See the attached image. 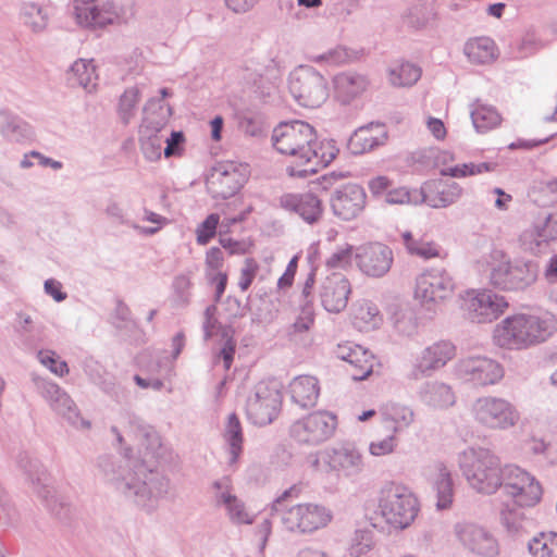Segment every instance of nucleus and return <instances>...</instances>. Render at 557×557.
<instances>
[{
	"mask_svg": "<svg viewBox=\"0 0 557 557\" xmlns=\"http://www.w3.org/2000/svg\"><path fill=\"white\" fill-rule=\"evenodd\" d=\"M98 75L94 60L78 59L66 72V82L71 87H82L88 92L97 86Z\"/></svg>",
	"mask_w": 557,
	"mask_h": 557,
	"instance_id": "nucleus-36",
	"label": "nucleus"
},
{
	"mask_svg": "<svg viewBox=\"0 0 557 557\" xmlns=\"http://www.w3.org/2000/svg\"><path fill=\"white\" fill-rule=\"evenodd\" d=\"M335 99L344 106L363 95L370 85L367 75L357 72H343L333 79Z\"/></svg>",
	"mask_w": 557,
	"mask_h": 557,
	"instance_id": "nucleus-28",
	"label": "nucleus"
},
{
	"mask_svg": "<svg viewBox=\"0 0 557 557\" xmlns=\"http://www.w3.org/2000/svg\"><path fill=\"white\" fill-rule=\"evenodd\" d=\"M301 491L302 487L300 484H294L289 488L285 490L278 497L273 500L270 507V515H272V517H276L281 515L283 510H287L289 507L286 505V502L288 499L298 498Z\"/></svg>",
	"mask_w": 557,
	"mask_h": 557,
	"instance_id": "nucleus-60",
	"label": "nucleus"
},
{
	"mask_svg": "<svg viewBox=\"0 0 557 557\" xmlns=\"http://www.w3.org/2000/svg\"><path fill=\"white\" fill-rule=\"evenodd\" d=\"M381 420L388 432L398 434L409 428L414 421V412L411 407L388 401L380 408Z\"/></svg>",
	"mask_w": 557,
	"mask_h": 557,
	"instance_id": "nucleus-32",
	"label": "nucleus"
},
{
	"mask_svg": "<svg viewBox=\"0 0 557 557\" xmlns=\"http://www.w3.org/2000/svg\"><path fill=\"white\" fill-rule=\"evenodd\" d=\"M104 213L107 218L116 225H125L131 227V224L133 223V221L129 220L123 206L113 199H110L107 202Z\"/></svg>",
	"mask_w": 557,
	"mask_h": 557,
	"instance_id": "nucleus-62",
	"label": "nucleus"
},
{
	"mask_svg": "<svg viewBox=\"0 0 557 557\" xmlns=\"http://www.w3.org/2000/svg\"><path fill=\"white\" fill-rule=\"evenodd\" d=\"M355 260L359 270L371 277H382L393 264V251L381 243H371L356 248Z\"/></svg>",
	"mask_w": 557,
	"mask_h": 557,
	"instance_id": "nucleus-19",
	"label": "nucleus"
},
{
	"mask_svg": "<svg viewBox=\"0 0 557 557\" xmlns=\"http://www.w3.org/2000/svg\"><path fill=\"white\" fill-rule=\"evenodd\" d=\"M220 216L216 213L209 214L203 222H201L196 231L197 243L206 245L215 235L219 225Z\"/></svg>",
	"mask_w": 557,
	"mask_h": 557,
	"instance_id": "nucleus-59",
	"label": "nucleus"
},
{
	"mask_svg": "<svg viewBox=\"0 0 557 557\" xmlns=\"http://www.w3.org/2000/svg\"><path fill=\"white\" fill-rule=\"evenodd\" d=\"M161 132H152L145 127H139L138 141L144 157L148 161H157L162 154L163 138Z\"/></svg>",
	"mask_w": 557,
	"mask_h": 557,
	"instance_id": "nucleus-45",
	"label": "nucleus"
},
{
	"mask_svg": "<svg viewBox=\"0 0 557 557\" xmlns=\"http://www.w3.org/2000/svg\"><path fill=\"white\" fill-rule=\"evenodd\" d=\"M74 14L79 25L101 28L119 18V11L113 1L99 3L97 0H74Z\"/></svg>",
	"mask_w": 557,
	"mask_h": 557,
	"instance_id": "nucleus-22",
	"label": "nucleus"
},
{
	"mask_svg": "<svg viewBox=\"0 0 557 557\" xmlns=\"http://www.w3.org/2000/svg\"><path fill=\"white\" fill-rule=\"evenodd\" d=\"M336 357L349 363V371L354 381L366 380L373 371V355L360 345L347 343L338 345Z\"/></svg>",
	"mask_w": 557,
	"mask_h": 557,
	"instance_id": "nucleus-27",
	"label": "nucleus"
},
{
	"mask_svg": "<svg viewBox=\"0 0 557 557\" xmlns=\"http://www.w3.org/2000/svg\"><path fill=\"white\" fill-rule=\"evenodd\" d=\"M463 51L469 61L475 64L491 63L497 57L495 42L488 37L468 40Z\"/></svg>",
	"mask_w": 557,
	"mask_h": 557,
	"instance_id": "nucleus-41",
	"label": "nucleus"
},
{
	"mask_svg": "<svg viewBox=\"0 0 557 557\" xmlns=\"http://www.w3.org/2000/svg\"><path fill=\"white\" fill-rule=\"evenodd\" d=\"M476 423L488 430L504 431L513 428L520 420L517 407L506 398L481 396L471 406Z\"/></svg>",
	"mask_w": 557,
	"mask_h": 557,
	"instance_id": "nucleus-8",
	"label": "nucleus"
},
{
	"mask_svg": "<svg viewBox=\"0 0 557 557\" xmlns=\"http://www.w3.org/2000/svg\"><path fill=\"white\" fill-rule=\"evenodd\" d=\"M125 434L139 451H144L145 457L158 459L162 456L163 445L159 433L141 418L128 414Z\"/></svg>",
	"mask_w": 557,
	"mask_h": 557,
	"instance_id": "nucleus-21",
	"label": "nucleus"
},
{
	"mask_svg": "<svg viewBox=\"0 0 557 557\" xmlns=\"http://www.w3.org/2000/svg\"><path fill=\"white\" fill-rule=\"evenodd\" d=\"M337 152L338 150L331 143L321 145L317 143V157H313L312 162L301 170L290 168L289 174L292 176L306 177L309 173H314L317 171L315 165L321 164L326 166L330 164L336 158Z\"/></svg>",
	"mask_w": 557,
	"mask_h": 557,
	"instance_id": "nucleus-46",
	"label": "nucleus"
},
{
	"mask_svg": "<svg viewBox=\"0 0 557 557\" xmlns=\"http://www.w3.org/2000/svg\"><path fill=\"white\" fill-rule=\"evenodd\" d=\"M350 293L351 286L348 278L337 271L326 275L319 289L322 307L332 313H338L347 307Z\"/></svg>",
	"mask_w": 557,
	"mask_h": 557,
	"instance_id": "nucleus-23",
	"label": "nucleus"
},
{
	"mask_svg": "<svg viewBox=\"0 0 557 557\" xmlns=\"http://www.w3.org/2000/svg\"><path fill=\"white\" fill-rule=\"evenodd\" d=\"M223 437L228 445V462L230 465L236 463L243 451V430L236 413L228 414Z\"/></svg>",
	"mask_w": 557,
	"mask_h": 557,
	"instance_id": "nucleus-43",
	"label": "nucleus"
},
{
	"mask_svg": "<svg viewBox=\"0 0 557 557\" xmlns=\"http://www.w3.org/2000/svg\"><path fill=\"white\" fill-rule=\"evenodd\" d=\"M421 77V69L410 62H401L389 70V82L396 87L414 85Z\"/></svg>",
	"mask_w": 557,
	"mask_h": 557,
	"instance_id": "nucleus-47",
	"label": "nucleus"
},
{
	"mask_svg": "<svg viewBox=\"0 0 557 557\" xmlns=\"http://www.w3.org/2000/svg\"><path fill=\"white\" fill-rule=\"evenodd\" d=\"M455 374L475 386H487L497 384L504 377V368L491 358L471 356L455 364Z\"/></svg>",
	"mask_w": 557,
	"mask_h": 557,
	"instance_id": "nucleus-16",
	"label": "nucleus"
},
{
	"mask_svg": "<svg viewBox=\"0 0 557 557\" xmlns=\"http://www.w3.org/2000/svg\"><path fill=\"white\" fill-rule=\"evenodd\" d=\"M140 100V91L137 87L127 88L120 97L119 116L124 125L129 124L136 114V107Z\"/></svg>",
	"mask_w": 557,
	"mask_h": 557,
	"instance_id": "nucleus-53",
	"label": "nucleus"
},
{
	"mask_svg": "<svg viewBox=\"0 0 557 557\" xmlns=\"http://www.w3.org/2000/svg\"><path fill=\"white\" fill-rule=\"evenodd\" d=\"M528 548L533 557H557V533H540L528 543Z\"/></svg>",
	"mask_w": 557,
	"mask_h": 557,
	"instance_id": "nucleus-49",
	"label": "nucleus"
},
{
	"mask_svg": "<svg viewBox=\"0 0 557 557\" xmlns=\"http://www.w3.org/2000/svg\"><path fill=\"white\" fill-rule=\"evenodd\" d=\"M366 200V191L360 185L346 184L333 191L330 206L336 218L343 221H351L363 211Z\"/></svg>",
	"mask_w": 557,
	"mask_h": 557,
	"instance_id": "nucleus-20",
	"label": "nucleus"
},
{
	"mask_svg": "<svg viewBox=\"0 0 557 557\" xmlns=\"http://www.w3.org/2000/svg\"><path fill=\"white\" fill-rule=\"evenodd\" d=\"M356 249L349 244L338 247L325 261L330 270H346L351 267Z\"/></svg>",
	"mask_w": 557,
	"mask_h": 557,
	"instance_id": "nucleus-55",
	"label": "nucleus"
},
{
	"mask_svg": "<svg viewBox=\"0 0 557 557\" xmlns=\"http://www.w3.org/2000/svg\"><path fill=\"white\" fill-rule=\"evenodd\" d=\"M337 426V418L330 411L318 410L295 421L290 436L300 444L319 445L331 438Z\"/></svg>",
	"mask_w": 557,
	"mask_h": 557,
	"instance_id": "nucleus-11",
	"label": "nucleus"
},
{
	"mask_svg": "<svg viewBox=\"0 0 557 557\" xmlns=\"http://www.w3.org/2000/svg\"><path fill=\"white\" fill-rule=\"evenodd\" d=\"M379 508L385 521L395 529H406L419 512V503L405 485L387 482L381 490Z\"/></svg>",
	"mask_w": 557,
	"mask_h": 557,
	"instance_id": "nucleus-6",
	"label": "nucleus"
},
{
	"mask_svg": "<svg viewBox=\"0 0 557 557\" xmlns=\"http://www.w3.org/2000/svg\"><path fill=\"white\" fill-rule=\"evenodd\" d=\"M438 509H447L453 503L454 488L450 472L444 465L438 466V476L435 481Z\"/></svg>",
	"mask_w": 557,
	"mask_h": 557,
	"instance_id": "nucleus-48",
	"label": "nucleus"
},
{
	"mask_svg": "<svg viewBox=\"0 0 557 557\" xmlns=\"http://www.w3.org/2000/svg\"><path fill=\"white\" fill-rule=\"evenodd\" d=\"M38 361L49 369V371L58 376H64L70 369L64 360H61L55 351L50 349H41L37 352Z\"/></svg>",
	"mask_w": 557,
	"mask_h": 557,
	"instance_id": "nucleus-57",
	"label": "nucleus"
},
{
	"mask_svg": "<svg viewBox=\"0 0 557 557\" xmlns=\"http://www.w3.org/2000/svg\"><path fill=\"white\" fill-rule=\"evenodd\" d=\"M219 334L221 336V348L219 356L223 359L224 368L228 370L233 363L236 342L234 339L235 331L232 326H219Z\"/></svg>",
	"mask_w": 557,
	"mask_h": 557,
	"instance_id": "nucleus-54",
	"label": "nucleus"
},
{
	"mask_svg": "<svg viewBox=\"0 0 557 557\" xmlns=\"http://www.w3.org/2000/svg\"><path fill=\"white\" fill-rule=\"evenodd\" d=\"M397 447V437L393 432L382 440L372 441L369 445V451L372 456L381 457L395 451Z\"/></svg>",
	"mask_w": 557,
	"mask_h": 557,
	"instance_id": "nucleus-61",
	"label": "nucleus"
},
{
	"mask_svg": "<svg viewBox=\"0 0 557 557\" xmlns=\"http://www.w3.org/2000/svg\"><path fill=\"white\" fill-rule=\"evenodd\" d=\"M458 463L469 486L478 494L494 495L502 485L504 465L484 447H468L458 456Z\"/></svg>",
	"mask_w": 557,
	"mask_h": 557,
	"instance_id": "nucleus-3",
	"label": "nucleus"
},
{
	"mask_svg": "<svg viewBox=\"0 0 557 557\" xmlns=\"http://www.w3.org/2000/svg\"><path fill=\"white\" fill-rule=\"evenodd\" d=\"M132 453L133 448L125 446L124 455L120 459L111 456L100 457V475L137 506L153 510L158 502L169 493L170 480L150 469L144 459L133 458Z\"/></svg>",
	"mask_w": 557,
	"mask_h": 557,
	"instance_id": "nucleus-1",
	"label": "nucleus"
},
{
	"mask_svg": "<svg viewBox=\"0 0 557 557\" xmlns=\"http://www.w3.org/2000/svg\"><path fill=\"white\" fill-rule=\"evenodd\" d=\"M172 115V108L161 99L151 98L143 110V120L139 127H147L152 132H162Z\"/></svg>",
	"mask_w": 557,
	"mask_h": 557,
	"instance_id": "nucleus-37",
	"label": "nucleus"
},
{
	"mask_svg": "<svg viewBox=\"0 0 557 557\" xmlns=\"http://www.w3.org/2000/svg\"><path fill=\"white\" fill-rule=\"evenodd\" d=\"M520 244L525 251L531 253H539L549 242L556 240L549 233L548 225L543 219L542 221L534 222L530 227L525 228L520 237Z\"/></svg>",
	"mask_w": 557,
	"mask_h": 557,
	"instance_id": "nucleus-38",
	"label": "nucleus"
},
{
	"mask_svg": "<svg viewBox=\"0 0 557 557\" xmlns=\"http://www.w3.org/2000/svg\"><path fill=\"white\" fill-rule=\"evenodd\" d=\"M33 383L36 392L49 404L50 408L70 424L83 429L90 426V422L81 417L76 404L61 386L38 375H33Z\"/></svg>",
	"mask_w": 557,
	"mask_h": 557,
	"instance_id": "nucleus-12",
	"label": "nucleus"
},
{
	"mask_svg": "<svg viewBox=\"0 0 557 557\" xmlns=\"http://www.w3.org/2000/svg\"><path fill=\"white\" fill-rule=\"evenodd\" d=\"M373 547V532L371 530H356L349 545L351 557H361Z\"/></svg>",
	"mask_w": 557,
	"mask_h": 557,
	"instance_id": "nucleus-56",
	"label": "nucleus"
},
{
	"mask_svg": "<svg viewBox=\"0 0 557 557\" xmlns=\"http://www.w3.org/2000/svg\"><path fill=\"white\" fill-rule=\"evenodd\" d=\"M17 465L34 485L36 493L38 490H42L44 484H49L47 471L38 459L32 458L27 453H21L17 457Z\"/></svg>",
	"mask_w": 557,
	"mask_h": 557,
	"instance_id": "nucleus-44",
	"label": "nucleus"
},
{
	"mask_svg": "<svg viewBox=\"0 0 557 557\" xmlns=\"http://www.w3.org/2000/svg\"><path fill=\"white\" fill-rule=\"evenodd\" d=\"M21 15L24 24L33 32H42L47 27L48 16L44 9L35 2L23 4Z\"/></svg>",
	"mask_w": 557,
	"mask_h": 557,
	"instance_id": "nucleus-51",
	"label": "nucleus"
},
{
	"mask_svg": "<svg viewBox=\"0 0 557 557\" xmlns=\"http://www.w3.org/2000/svg\"><path fill=\"white\" fill-rule=\"evenodd\" d=\"M456 532L462 544L478 556L496 557L498 555V543L486 529L476 524L465 523L458 524Z\"/></svg>",
	"mask_w": 557,
	"mask_h": 557,
	"instance_id": "nucleus-25",
	"label": "nucleus"
},
{
	"mask_svg": "<svg viewBox=\"0 0 557 557\" xmlns=\"http://www.w3.org/2000/svg\"><path fill=\"white\" fill-rule=\"evenodd\" d=\"M349 54L343 47H336L324 53L318 54L312 58L313 62L327 63L330 65H339L347 62Z\"/></svg>",
	"mask_w": 557,
	"mask_h": 557,
	"instance_id": "nucleus-64",
	"label": "nucleus"
},
{
	"mask_svg": "<svg viewBox=\"0 0 557 557\" xmlns=\"http://www.w3.org/2000/svg\"><path fill=\"white\" fill-rule=\"evenodd\" d=\"M272 144L280 153L296 158L302 165H309L317 157L315 132L304 121L280 123L273 129Z\"/></svg>",
	"mask_w": 557,
	"mask_h": 557,
	"instance_id": "nucleus-5",
	"label": "nucleus"
},
{
	"mask_svg": "<svg viewBox=\"0 0 557 557\" xmlns=\"http://www.w3.org/2000/svg\"><path fill=\"white\" fill-rule=\"evenodd\" d=\"M111 324L120 331L131 329L135 323L128 306L121 299L115 302V308L110 315Z\"/></svg>",
	"mask_w": 557,
	"mask_h": 557,
	"instance_id": "nucleus-58",
	"label": "nucleus"
},
{
	"mask_svg": "<svg viewBox=\"0 0 557 557\" xmlns=\"http://www.w3.org/2000/svg\"><path fill=\"white\" fill-rule=\"evenodd\" d=\"M394 329L404 336H412L417 333L418 321L412 309L399 308L392 315Z\"/></svg>",
	"mask_w": 557,
	"mask_h": 557,
	"instance_id": "nucleus-52",
	"label": "nucleus"
},
{
	"mask_svg": "<svg viewBox=\"0 0 557 557\" xmlns=\"http://www.w3.org/2000/svg\"><path fill=\"white\" fill-rule=\"evenodd\" d=\"M357 318L371 329L377 327L383 321L379 308L372 302L361 305L358 309Z\"/></svg>",
	"mask_w": 557,
	"mask_h": 557,
	"instance_id": "nucleus-63",
	"label": "nucleus"
},
{
	"mask_svg": "<svg viewBox=\"0 0 557 557\" xmlns=\"http://www.w3.org/2000/svg\"><path fill=\"white\" fill-rule=\"evenodd\" d=\"M288 89L299 106L310 109L320 108L330 96L327 79L310 65H299L289 73Z\"/></svg>",
	"mask_w": 557,
	"mask_h": 557,
	"instance_id": "nucleus-7",
	"label": "nucleus"
},
{
	"mask_svg": "<svg viewBox=\"0 0 557 557\" xmlns=\"http://www.w3.org/2000/svg\"><path fill=\"white\" fill-rule=\"evenodd\" d=\"M471 107V120L478 132L484 133L500 124V114L493 106L476 100Z\"/></svg>",
	"mask_w": 557,
	"mask_h": 557,
	"instance_id": "nucleus-42",
	"label": "nucleus"
},
{
	"mask_svg": "<svg viewBox=\"0 0 557 557\" xmlns=\"http://www.w3.org/2000/svg\"><path fill=\"white\" fill-rule=\"evenodd\" d=\"M276 517L286 531L296 534H309L325 528L332 521L333 515L323 505L304 503L290 506Z\"/></svg>",
	"mask_w": 557,
	"mask_h": 557,
	"instance_id": "nucleus-9",
	"label": "nucleus"
},
{
	"mask_svg": "<svg viewBox=\"0 0 557 557\" xmlns=\"http://www.w3.org/2000/svg\"><path fill=\"white\" fill-rule=\"evenodd\" d=\"M455 282L445 269L433 268L417 277L414 296L423 305L437 304L451 297Z\"/></svg>",
	"mask_w": 557,
	"mask_h": 557,
	"instance_id": "nucleus-17",
	"label": "nucleus"
},
{
	"mask_svg": "<svg viewBox=\"0 0 557 557\" xmlns=\"http://www.w3.org/2000/svg\"><path fill=\"white\" fill-rule=\"evenodd\" d=\"M456 355V347L447 341L436 342L425 347L416 358L409 377L419 380L431 376L435 371L445 367Z\"/></svg>",
	"mask_w": 557,
	"mask_h": 557,
	"instance_id": "nucleus-18",
	"label": "nucleus"
},
{
	"mask_svg": "<svg viewBox=\"0 0 557 557\" xmlns=\"http://www.w3.org/2000/svg\"><path fill=\"white\" fill-rule=\"evenodd\" d=\"M490 283L503 290H524L537 278L539 267L532 260L510 261L503 250L494 249L485 259Z\"/></svg>",
	"mask_w": 557,
	"mask_h": 557,
	"instance_id": "nucleus-4",
	"label": "nucleus"
},
{
	"mask_svg": "<svg viewBox=\"0 0 557 557\" xmlns=\"http://www.w3.org/2000/svg\"><path fill=\"white\" fill-rule=\"evenodd\" d=\"M37 494L50 513L62 523H69L74 518L75 508L69 498L58 494L50 484H44L42 490H38Z\"/></svg>",
	"mask_w": 557,
	"mask_h": 557,
	"instance_id": "nucleus-34",
	"label": "nucleus"
},
{
	"mask_svg": "<svg viewBox=\"0 0 557 557\" xmlns=\"http://www.w3.org/2000/svg\"><path fill=\"white\" fill-rule=\"evenodd\" d=\"M504 296L491 290L467 292L461 308L468 320L473 323H488L496 320L507 309Z\"/></svg>",
	"mask_w": 557,
	"mask_h": 557,
	"instance_id": "nucleus-15",
	"label": "nucleus"
},
{
	"mask_svg": "<svg viewBox=\"0 0 557 557\" xmlns=\"http://www.w3.org/2000/svg\"><path fill=\"white\" fill-rule=\"evenodd\" d=\"M387 139V131L384 124L371 122L359 127L349 137L347 147L354 154L369 152L384 145Z\"/></svg>",
	"mask_w": 557,
	"mask_h": 557,
	"instance_id": "nucleus-29",
	"label": "nucleus"
},
{
	"mask_svg": "<svg viewBox=\"0 0 557 557\" xmlns=\"http://www.w3.org/2000/svg\"><path fill=\"white\" fill-rule=\"evenodd\" d=\"M280 205L288 211L296 212L309 224L315 223L323 212L321 200L312 193L283 195Z\"/></svg>",
	"mask_w": 557,
	"mask_h": 557,
	"instance_id": "nucleus-30",
	"label": "nucleus"
},
{
	"mask_svg": "<svg viewBox=\"0 0 557 557\" xmlns=\"http://www.w3.org/2000/svg\"><path fill=\"white\" fill-rule=\"evenodd\" d=\"M419 397L426 406L437 409L453 406L456 401L451 387L438 381L424 383L420 387Z\"/></svg>",
	"mask_w": 557,
	"mask_h": 557,
	"instance_id": "nucleus-35",
	"label": "nucleus"
},
{
	"mask_svg": "<svg viewBox=\"0 0 557 557\" xmlns=\"http://www.w3.org/2000/svg\"><path fill=\"white\" fill-rule=\"evenodd\" d=\"M524 507L529 506L518 504L516 500L505 503L502 506L499 511L500 523L509 534L518 535L529 524Z\"/></svg>",
	"mask_w": 557,
	"mask_h": 557,
	"instance_id": "nucleus-40",
	"label": "nucleus"
},
{
	"mask_svg": "<svg viewBox=\"0 0 557 557\" xmlns=\"http://www.w3.org/2000/svg\"><path fill=\"white\" fill-rule=\"evenodd\" d=\"M503 493L518 504L535 506L542 497V486L530 472L524 469L506 463L503 467L502 485Z\"/></svg>",
	"mask_w": 557,
	"mask_h": 557,
	"instance_id": "nucleus-10",
	"label": "nucleus"
},
{
	"mask_svg": "<svg viewBox=\"0 0 557 557\" xmlns=\"http://www.w3.org/2000/svg\"><path fill=\"white\" fill-rule=\"evenodd\" d=\"M0 134L12 143H21L33 136L32 127L27 122L7 111H0Z\"/></svg>",
	"mask_w": 557,
	"mask_h": 557,
	"instance_id": "nucleus-39",
	"label": "nucleus"
},
{
	"mask_svg": "<svg viewBox=\"0 0 557 557\" xmlns=\"http://www.w3.org/2000/svg\"><path fill=\"white\" fill-rule=\"evenodd\" d=\"M557 331V317L552 312L517 313L497 323L493 343L500 348L522 350L548 339Z\"/></svg>",
	"mask_w": 557,
	"mask_h": 557,
	"instance_id": "nucleus-2",
	"label": "nucleus"
},
{
	"mask_svg": "<svg viewBox=\"0 0 557 557\" xmlns=\"http://www.w3.org/2000/svg\"><path fill=\"white\" fill-rule=\"evenodd\" d=\"M289 394L292 401L300 408H311L315 406L320 395L319 381L311 375L296 376L289 383Z\"/></svg>",
	"mask_w": 557,
	"mask_h": 557,
	"instance_id": "nucleus-33",
	"label": "nucleus"
},
{
	"mask_svg": "<svg viewBox=\"0 0 557 557\" xmlns=\"http://www.w3.org/2000/svg\"><path fill=\"white\" fill-rule=\"evenodd\" d=\"M403 243L409 253L430 259L438 256V246L433 242H426L422 238H416L411 232L401 234Z\"/></svg>",
	"mask_w": 557,
	"mask_h": 557,
	"instance_id": "nucleus-50",
	"label": "nucleus"
},
{
	"mask_svg": "<svg viewBox=\"0 0 557 557\" xmlns=\"http://www.w3.org/2000/svg\"><path fill=\"white\" fill-rule=\"evenodd\" d=\"M281 400V392L275 383H258L253 394L247 399L248 419L256 425L270 424L278 412Z\"/></svg>",
	"mask_w": 557,
	"mask_h": 557,
	"instance_id": "nucleus-14",
	"label": "nucleus"
},
{
	"mask_svg": "<svg viewBox=\"0 0 557 557\" xmlns=\"http://www.w3.org/2000/svg\"><path fill=\"white\" fill-rule=\"evenodd\" d=\"M423 201L435 209L455 203L462 195V188L456 182L431 180L421 186Z\"/></svg>",
	"mask_w": 557,
	"mask_h": 557,
	"instance_id": "nucleus-26",
	"label": "nucleus"
},
{
	"mask_svg": "<svg viewBox=\"0 0 557 557\" xmlns=\"http://www.w3.org/2000/svg\"><path fill=\"white\" fill-rule=\"evenodd\" d=\"M248 178V166L233 161L219 163L207 177L208 193L214 199L235 196Z\"/></svg>",
	"mask_w": 557,
	"mask_h": 557,
	"instance_id": "nucleus-13",
	"label": "nucleus"
},
{
	"mask_svg": "<svg viewBox=\"0 0 557 557\" xmlns=\"http://www.w3.org/2000/svg\"><path fill=\"white\" fill-rule=\"evenodd\" d=\"M322 460L330 472H336L346 478L358 475L363 470L361 454L350 445L325 449Z\"/></svg>",
	"mask_w": 557,
	"mask_h": 557,
	"instance_id": "nucleus-24",
	"label": "nucleus"
},
{
	"mask_svg": "<svg viewBox=\"0 0 557 557\" xmlns=\"http://www.w3.org/2000/svg\"><path fill=\"white\" fill-rule=\"evenodd\" d=\"M213 487L216 490V504L225 507L232 523L251 524L253 522V516L246 509L244 502L231 493L227 479L215 481Z\"/></svg>",
	"mask_w": 557,
	"mask_h": 557,
	"instance_id": "nucleus-31",
	"label": "nucleus"
}]
</instances>
